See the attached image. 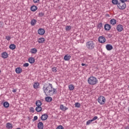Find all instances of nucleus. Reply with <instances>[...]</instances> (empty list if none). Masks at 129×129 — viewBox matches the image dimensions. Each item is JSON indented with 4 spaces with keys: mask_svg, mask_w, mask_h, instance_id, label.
<instances>
[{
    "mask_svg": "<svg viewBox=\"0 0 129 129\" xmlns=\"http://www.w3.org/2000/svg\"><path fill=\"white\" fill-rule=\"evenodd\" d=\"M30 10H31V12H36V11H37V10H38V7H37V6H36L35 5H33V6H31Z\"/></svg>",
    "mask_w": 129,
    "mask_h": 129,
    "instance_id": "16",
    "label": "nucleus"
},
{
    "mask_svg": "<svg viewBox=\"0 0 129 129\" xmlns=\"http://www.w3.org/2000/svg\"><path fill=\"white\" fill-rule=\"evenodd\" d=\"M38 42L39 44H42V43H44L45 42V38L43 37H41L38 38Z\"/></svg>",
    "mask_w": 129,
    "mask_h": 129,
    "instance_id": "17",
    "label": "nucleus"
},
{
    "mask_svg": "<svg viewBox=\"0 0 129 129\" xmlns=\"http://www.w3.org/2000/svg\"><path fill=\"white\" fill-rule=\"evenodd\" d=\"M6 39L7 41H10L11 40V39H12V37H11V36H6Z\"/></svg>",
    "mask_w": 129,
    "mask_h": 129,
    "instance_id": "39",
    "label": "nucleus"
},
{
    "mask_svg": "<svg viewBox=\"0 0 129 129\" xmlns=\"http://www.w3.org/2000/svg\"><path fill=\"white\" fill-rule=\"evenodd\" d=\"M37 119H38V116H35L34 117L33 119V121H35V120H37Z\"/></svg>",
    "mask_w": 129,
    "mask_h": 129,
    "instance_id": "45",
    "label": "nucleus"
},
{
    "mask_svg": "<svg viewBox=\"0 0 129 129\" xmlns=\"http://www.w3.org/2000/svg\"><path fill=\"white\" fill-rule=\"evenodd\" d=\"M106 17H110L109 14H106Z\"/></svg>",
    "mask_w": 129,
    "mask_h": 129,
    "instance_id": "50",
    "label": "nucleus"
},
{
    "mask_svg": "<svg viewBox=\"0 0 129 129\" xmlns=\"http://www.w3.org/2000/svg\"><path fill=\"white\" fill-rule=\"evenodd\" d=\"M35 104L36 106H41V105H42V102L41 101V100H38L36 101Z\"/></svg>",
    "mask_w": 129,
    "mask_h": 129,
    "instance_id": "25",
    "label": "nucleus"
},
{
    "mask_svg": "<svg viewBox=\"0 0 129 129\" xmlns=\"http://www.w3.org/2000/svg\"><path fill=\"white\" fill-rule=\"evenodd\" d=\"M39 86H40V84L38 82L35 83L33 85V87L35 89H37V88H39Z\"/></svg>",
    "mask_w": 129,
    "mask_h": 129,
    "instance_id": "24",
    "label": "nucleus"
},
{
    "mask_svg": "<svg viewBox=\"0 0 129 129\" xmlns=\"http://www.w3.org/2000/svg\"><path fill=\"white\" fill-rule=\"evenodd\" d=\"M125 129H129V126H125Z\"/></svg>",
    "mask_w": 129,
    "mask_h": 129,
    "instance_id": "49",
    "label": "nucleus"
},
{
    "mask_svg": "<svg viewBox=\"0 0 129 129\" xmlns=\"http://www.w3.org/2000/svg\"><path fill=\"white\" fill-rule=\"evenodd\" d=\"M15 71L17 74H20V73H22V68H17L16 69Z\"/></svg>",
    "mask_w": 129,
    "mask_h": 129,
    "instance_id": "22",
    "label": "nucleus"
},
{
    "mask_svg": "<svg viewBox=\"0 0 129 129\" xmlns=\"http://www.w3.org/2000/svg\"><path fill=\"white\" fill-rule=\"evenodd\" d=\"M97 79L95 77H90L88 79V83L90 85H95V84H97Z\"/></svg>",
    "mask_w": 129,
    "mask_h": 129,
    "instance_id": "2",
    "label": "nucleus"
},
{
    "mask_svg": "<svg viewBox=\"0 0 129 129\" xmlns=\"http://www.w3.org/2000/svg\"><path fill=\"white\" fill-rule=\"evenodd\" d=\"M111 25H115L116 24V20L114 19H112L110 21Z\"/></svg>",
    "mask_w": 129,
    "mask_h": 129,
    "instance_id": "28",
    "label": "nucleus"
},
{
    "mask_svg": "<svg viewBox=\"0 0 129 129\" xmlns=\"http://www.w3.org/2000/svg\"><path fill=\"white\" fill-rule=\"evenodd\" d=\"M1 55L3 59H7V58L9 57V54H8V53L7 52H2Z\"/></svg>",
    "mask_w": 129,
    "mask_h": 129,
    "instance_id": "10",
    "label": "nucleus"
},
{
    "mask_svg": "<svg viewBox=\"0 0 129 129\" xmlns=\"http://www.w3.org/2000/svg\"><path fill=\"white\" fill-rule=\"evenodd\" d=\"M106 48L108 51H110L113 49V47L110 44H107L106 45Z\"/></svg>",
    "mask_w": 129,
    "mask_h": 129,
    "instance_id": "14",
    "label": "nucleus"
},
{
    "mask_svg": "<svg viewBox=\"0 0 129 129\" xmlns=\"http://www.w3.org/2000/svg\"><path fill=\"white\" fill-rule=\"evenodd\" d=\"M23 67H29V63H25L23 64Z\"/></svg>",
    "mask_w": 129,
    "mask_h": 129,
    "instance_id": "42",
    "label": "nucleus"
},
{
    "mask_svg": "<svg viewBox=\"0 0 129 129\" xmlns=\"http://www.w3.org/2000/svg\"><path fill=\"white\" fill-rule=\"evenodd\" d=\"M45 101H46L47 102H51V101L53 100V99L52 98V97L48 96V97H45Z\"/></svg>",
    "mask_w": 129,
    "mask_h": 129,
    "instance_id": "21",
    "label": "nucleus"
},
{
    "mask_svg": "<svg viewBox=\"0 0 129 129\" xmlns=\"http://www.w3.org/2000/svg\"><path fill=\"white\" fill-rule=\"evenodd\" d=\"M48 119V114H43L42 115L41 117V120H46V119Z\"/></svg>",
    "mask_w": 129,
    "mask_h": 129,
    "instance_id": "13",
    "label": "nucleus"
},
{
    "mask_svg": "<svg viewBox=\"0 0 129 129\" xmlns=\"http://www.w3.org/2000/svg\"><path fill=\"white\" fill-rule=\"evenodd\" d=\"M6 127L8 129H12L13 128V124L11 123L8 122L6 124Z\"/></svg>",
    "mask_w": 129,
    "mask_h": 129,
    "instance_id": "20",
    "label": "nucleus"
},
{
    "mask_svg": "<svg viewBox=\"0 0 129 129\" xmlns=\"http://www.w3.org/2000/svg\"><path fill=\"white\" fill-rule=\"evenodd\" d=\"M71 58V55H69L68 54H67L64 56V60H65V61H69Z\"/></svg>",
    "mask_w": 129,
    "mask_h": 129,
    "instance_id": "19",
    "label": "nucleus"
},
{
    "mask_svg": "<svg viewBox=\"0 0 129 129\" xmlns=\"http://www.w3.org/2000/svg\"><path fill=\"white\" fill-rule=\"evenodd\" d=\"M3 106H4V107H5L6 108H8V107H9L10 106V104L8 102H5L3 103Z\"/></svg>",
    "mask_w": 129,
    "mask_h": 129,
    "instance_id": "27",
    "label": "nucleus"
},
{
    "mask_svg": "<svg viewBox=\"0 0 129 129\" xmlns=\"http://www.w3.org/2000/svg\"><path fill=\"white\" fill-rule=\"evenodd\" d=\"M43 90L46 96H51V92L53 91V86L52 84H45L43 87Z\"/></svg>",
    "mask_w": 129,
    "mask_h": 129,
    "instance_id": "1",
    "label": "nucleus"
},
{
    "mask_svg": "<svg viewBox=\"0 0 129 129\" xmlns=\"http://www.w3.org/2000/svg\"><path fill=\"white\" fill-rule=\"evenodd\" d=\"M51 71H52V72H57V68L56 67H53L51 69Z\"/></svg>",
    "mask_w": 129,
    "mask_h": 129,
    "instance_id": "35",
    "label": "nucleus"
},
{
    "mask_svg": "<svg viewBox=\"0 0 129 129\" xmlns=\"http://www.w3.org/2000/svg\"><path fill=\"white\" fill-rule=\"evenodd\" d=\"M120 2L122 4H125V2H127V0H120Z\"/></svg>",
    "mask_w": 129,
    "mask_h": 129,
    "instance_id": "43",
    "label": "nucleus"
},
{
    "mask_svg": "<svg viewBox=\"0 0 129 129\" xmlns=\"http://www.w3.org/2000/svg\"><path fill=\"white\" fill-rule=\"evenodd\" d=\"M37 127L38 129H43L44 128V123L42 122H39L37 124Z\"/></svg>",
    "mask_w": 129,
    "mask_h": 129,
    "instance_id": "9",
    "label": "nucleus"
},
{
    "mask_svg": "<svg viewBox=\"0 0 129 129\" xmlns=\"http://www.w3.org/2000/svg\"><path fill=\"white\" fill-rule=\"evenodd\" d=\"M127 110H128V111L129 112V107H128V108H127Z\"/></svg>",
    "mask_w": 129,
    "mask_h": 129,
    "instance_id": "51",
    "label": "nucleus"
},
{
    "mask_svg": "<svg viewBox=\"0 0 129 129\" xmlns=\"http://www.w3.org/2000/svg\"><path fill=\"white\" fill-rule=\"evenodd\" d=\"M105 41H106V39H105V37L103 36H100L98 38V41L99 43H105Z\"/></svg>",
    "mask_w": 129,
    "mask_h": 129,
    "instance_id": "6",
    "label": "nucleus"
},
{
    "mask_svg": "<svg viewBox=\"0 0 129 129\" xmlns=\"http://www.w3.org/2000/svg\"><path fill=\"white\" fill-rule=\"evenodd\" d=\"M86 47L89 50H93L95 47V43L93 41H89L86 43Z\"/></svg>",
    "mask_w": 129,
    "mask_h": 129,
    "instance_id": "3",
    "label": "nucleus"
},
{
    "mask_svg": "<svg viewBox=\"0 0 129 129\" xmlns=\"http://www.w3.org/2000/svg\"><path fill=\"white\" fill-rule=\"evenodd\" d=\"M56 129H64V127H63V126L62 125H59L56 127Z\"/></svg>",
    "mask_w": 129,
    "mask_h": 129,
    "instance_id": "40",
    "label": "nucleus"
},
{
    "mask_svg": "<svg viewBox=\"0 0 129 129\" xmlns=\"http://www.w3.org/2000/svg\"><path fill=\"white\" fill-rule=\"evenodd\" d=\"M74 85H73V84H71L69 86V89H70V90H71V91L74 90Z\"/></svg>",
    "mask_w": 129,
    "mask_h": 129,
    "instance_id": "29",
    "label": "nucleus"
},
{
    "mask_svg": "<svg viewBox=\"0 0 129 129\" xmlns=\"http://www.w3.org/2000/svg\"><path fill=\"white\" fill-rule=\"evenodd\" d=\"M12 92H14V93L17 92V89H13V90H12Z\"/></svg>",
    "mask_w": 129,
    "mask_h": 129,
    "instance_id": "47",
    "label": "nucleus"
},
{
    "mask_svg": "<svg viewBox=\"0 0 129 129\" xmlns=\"http://www.w3.org/2000/svg\"><path fill=\"white\" fill-rule=\"evenodd\" d=\"M30 52L31 54H36L38 52V50L36 48H32Z\"/></svg>",
    "mask_w": 129,
    "mask_h": 129,
    "instance_id": "23",
    "label": "nucleus"
},
{
    "mask_svg": "<svg viewBox=\"0 0 129 129\" xmlns=\"http://www.w3.org/2000/svg\"><path fill=\"white\" fill-rule=\"evenodd\" d=\"M92 120L91 119V120H89L88 121H87L86 122V124L87 125H89V124H90L91 123V122H92Z\"/></svg>",
    "mask_w": 129,
    "mask_h": 129,
    "instance_id": "37",
    "label": "nucleus"
},
{
    "mask_svg": "<svg viewBox=\"0 0 129 129\" xmlns=\"http://www.w3.org/2000/svg\"><path fill=\"white\" fill-rule=\"evenodd\" d=\"M37 23V20H36V19H32L31 21V26H35V25H36Z\"/></svg>",
    "mask_w": 129,
    "mask_h": 129,
    "instance_id": "26",
    "label": "nucleus"
},
{
    "mask_svg": "<svg viewBox=\"0 0 129 129\" xmlns=\"http://www.w3.org/2000/svg\"><path fill=\"white\" fill-rule=\"evenodd\" d=\"M60 109L62 111H66L68 109V107L64 106L63 104L60 105Z\"/></svg>",
    "mask_w": 129,
    "mask_h": 129,
    "instance_id": "12",
    "label": "nucleus"
},
{
    "mask_svg": "<svg viewBox=\"0 0 129 129\" xmlns=\"http://www.w3.org/2000/svg\"><path fill=\"white\" fill-rule=\"evenodd\" d=\"M117 6L119 10H124V9L126 8V4H125V3H122L121 2H119Z\"/></svg>",
    "mask_w": 129,
    "mask_h": 129,
    "instance_id": "5",
    "label": "nucleus"
},
{
    "mask_svg": "<svg viewBox=\"0 0 129 129\" xmlns=\"http://www.w3.org/2000/svg\"><path fill=\"white\" fill-rule=\"evenodd\" d=\"M97 118H98V117H97V116H95L94 117L92 118V121H94V120H96Z\"/></svg>",
    "mask_w": 129,
    "mask_h": 129,
    "instance_id": "41",
    "label": "nucleus"
},
{
    "mask_svg": "<svg viewBox=\"0 0 129 129\" xmlns=\"http://www.w3.org/2000/svg\"><path fill=\"white\" fill-rule=\"evenodd\" d=\"M81 65H82V66H86V64L85 63H82L81 64Z\"/></svg>",
    "mask_w": 129,
    "mask_h": 129,
    "instance_id": "48",
    "label": "nucleus"
},
{
    "mask_svg": "<svg viewBox=\"0 0 129 129\" xmlns=\"http://www.w3.org/2000/svg\"><path fill=\"white\" fill-rule=\"evenodd\" d=\"M97 29H99V30H101V28H102V23H99L97 26Z\"/></svg>",
    "mask_w": 129,
    "mask_h": 129,
    "instance_id": "32",
    "label": "nucleus"
},
{
    "mask_svg": "<svg viewBox=\"0 0 129 129\" xmlns=\"http://www.w3.org/2000/svg\"><path fill=\"white\" fill-rule=\"evenodd\" d=\"M52 94H51L52 95H53V94H57V90L55 88H52Z\"/></svg>",
    "mask_w": 129,
    "mask_h": 129,
    "instance_id": "33",
    "label": "nucleus"
},
{
    "mask_svg": "<svg viewBox=\"0 0 129 129\" xmlns=\"http://www.w3.org/2000/svg\"><path fill=\"white\" fill-rule=\"evenodd\" d=\"M9 48L10 49H11V50H15V49H16V45L13 44H11L9 46Z\"/></svg>",
    "mask_w": 129,
    "mask_h": 129,
    "instance_id": "30",
    "label": "nucleus"
},
{
    "mask_svg": "<svg viewBox=\"0 0 129 129\" xmlns=\"http://www.w3.org/2000/svg\"><path fill=\"white\" fill-rule=\"evenodd\" d=\"M72 28L71 26H67L66 27V31H70L71 30Z\"/></svg>",
    "mask_w": 129,
    "mask_h": 129,
    "instance_id": "34",
    "label": "nucleus"
},
{
    "mask_svg": "<svg viewBox=\"0 0 129 129\" xmlns=\"http://www.w3.org/2000/svg\"><path fill=\"white\" fill-rule=\"evenodd\" d=\"M28 62L30 63V64H34L35 63V58L33 57H30L28 58Z\"/></svg>",
    "mask_w": 129,
    "mask_h": 129,
    "instance_id": "15",
    "label": "nucleus"
},
{
    "mask_svg": "<svg viewBox=\"0 0 129 129\" xmlns=\"http://www.w3.org/2000/svg\"><path fill=\"white\" fill-rule=\"evenodd\" d=\"M104 29L105 31H109L111 29V26L108 24H106L104 25Z\"/></svg>",
    "mask_w": 129,
    "mask_h": 129,
    "instance_id": "11",
    "label": "nucleus"
},
{
    "mask_svg": "<svg viewBox=\"0 0 129 129\" xmlns=\"http://www.w3.org/2000/svg\"><path fill=\"white\" fill-rule=\"evenodd\" d=\"M75 107L79 108L80 107V103L77 102L75 104Z\"/></svg>",
    "mask_w": 129,
    "mask_h": 129,
    "instance_id": "36",
    "label": "nucleus"
},
{
    "mask_svg": "<svg viewBox=\"0 0 129 129\" xmlns=\"http://www.w3.org/2000/svg\"><path fill=\"white\" fill-rule=\"evenodd\" d=\"M30 110L31 112H34V108L33 107H30Z\"/></svg>",
    "mask_w": 129,
    "mask_h": 129,
    "instance_id": "46",
    "label": "nucleus"
},
{
    "mask_svg": "<svg viewBox=\"0 0 129 129\" xmlns=\"http://www.w3.org/2000/svg\"><path fill=\"white\" fill-rule=\"evenodd\" d=\"M98 102L100 104H101V105H103V104L105 103V98L104 96H100L98 98Z\"/></svg>",
    "mask_w": 129,
    "mask_h": 129,
    "instance_id": "4",
    "label": "nucleus"
},
{
    "mask_svg": "<svg viewBox=\"0 0 129 129\" xmlns=\"http://www.w3.org/2000/svg\"><path fill=\"white\" fill-rule=\"evenodd\" d=\"M2 73V71H1V70H0V73Z\"/></svg>",
    "mask_w": 129,
    "mask_h": 129,
    "instance_id": "52",
    "label": "nucleus"
},
{
    "mask_svg": "<svg viewBox=\"0 0 129 129\" xmlns=\"http://www.w3.org/2000/svg\"><path fill=\"white\" fill-rule=\"evenodd\" d=\"M42 109L43 108H42V107H41V106H37L35 108V110L37 112H41Z\"/></svg>",
    "mask_w": 129,
    "mask_h": 129,
    "instance_id": "18",
    "label": "nucleus"
},
{
    "mask_svg": "<svg viewBox=\"0 0 129 129\" xmlns=\"http://www.w3.org/2000/svg\"><path fill=\"white\" fill-rule=\"evenodd\" d=\"M34 4H37L40 3V0H33Z\"/></svg>",
    "mask_w": 129,
    "mask_h": 129,
    "instance_id": "44",
    "label": "nucleus"
},
{
    "mask_svg": "<svg viewBox=\"0 0 129 129\" xmlns=\"http://www.w3.org/2000/svg\"><path fill=\"white\" fill-rule=\"evenodd\" d=\"M116 29L118 32H122L123 30V26L122 25L119 24L117 26Z\"/></svg>",
    "mask_w": 129,
    "mask_h": 129,
    "instance_id": "7",
    "label": "nucleus"
},
{
    "mask_svg": "<svg viewBox=\"0 0 129 129\" xmlns=\"http://www.w3.org/2000/svg\"><path fill=\"white\" fill-rule=\"evenodd\" d=\"M118 0H112V4L113 5H117V6L118 5Z\"/></svg>",
    "mask_w": 129,
    "mask_h": 129,
    "instance_id": "31",
    "label": "nucleus"
},
{
    "mask_svg": "<svg viewBox=\"0 0 129 129\" xmlns=\"http://www.w3.org/2000/svg\"><path fill=\"white\" fill-rule=\"evenodd\" d=\"M44 15H45V14L43 12H40L39 13L38 16L39 17H43V16H44Z\"/></svg>",
    "mask_w": 129,
    "mask_h": 129,
    "instance_id": "38",
    "label": "nucleus"
},
{
    "mask_svg": "<svg viewBox=\"0 0 129 129\" xmlns=\"http://www.w3.org/2000/svg\"><path fill=\"white\" fill-rule=\"evenodd\" d=\"M38 34L39 35H43L45 34V29L43 28H40L38 30Z\"/></svg>",
    "mask_w": 129,
    "mask_h": 129,
    "instance_id": "8",
    "label": "nucleus"
}]
</instances>
